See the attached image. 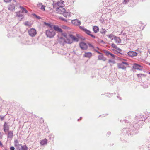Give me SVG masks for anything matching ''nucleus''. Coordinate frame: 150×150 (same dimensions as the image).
<instances>
[{
	"label": "nucleus",
	"instance_id": "1",
	"mask_svg": "<svg viewBox=\"0 0 150 150\" xmlns=\"http://www.w3.org/2000/svg\"><path fill=\"white\" fill-rule=\"evenodd\" d=\"M57 13L60 14H62L66 18L69 17L71 16V13L69 11H66L65 9L63 8L62 6H60L56 8Z\"/></svg>",
	"mask_w": 150,
	"mask_h": 150
},
{
	"label": "nucleus",
	"instance_id": "2",
	"mask_svg": "<svg viewBox=\"0 0 150 150\" xmlns=\"http://www.w3.org/2000/svg\"><path fill=\"white\" fill-rule=\"evenodd\" d=\"M45 34L47 37L52 38L55 35L56 33L53 28H51L47 30L45 32Z\"/></svg>",
	"mask_w": 150,
	"mask_h": 150
},
{
	"label": "nucleus",
	"instance_id": "3",
	"mask_svg": "<svg viewBox=\"0 0 150 150\" xmlns=\"http://www.w3.org/2000/svg\"><path fill=\"white\" fill-rule=\"evenodd\" d=\"M79 28L80 29L84 32L86 34L90 35L93 38H95V37L94 35L91 33V32L89 30H88L84 28L83 26H79Z\"/></svg>",
	"mask_w": 150,
	"mask_h": 150
},
{
	"label": "nucleus",
	"instance_id": "4",
	"mask_svg": "<svg viewBox=\"0 0 150 150\" xmlns=\"http://www.w3.org/2000/svg\"><path fill=\"white\" fill-rule=\"evenodd\" d=\"M29 35L32 37H34L36 34V30L34 29L31 28L28 31Z\"/></svg>",
	"mask_w": 150,
	"mask_h": 150
},
{
	"label": "nucleus",
	"instance_id": "5",
	"mask_svg": "<svg viewBox=\"0 0 150 150\" xmlns=\"http://www.w3.org/2000/svg\"><path fill=\"white\" fill-rule=\"evenodd\" d=\"M18 5L17 3L15 4H9L8 6V9L11 11H14L15 10L16 6H17Z\"/></svg>",
	"mask_w": 150,
	"mask_h": 150
},
{
	"label": "nucleus",
	"instance_id": "6",
	"mask_svg": "<svg viewBox=\"0 0 150 150\" xmlns=\"http://www.w3.org/2000/svg\"><path fill=\"white\" fill-rule=\"evenodd\" d=\"M143 67L142 66L137 63H134L132 66L133 69L141 71L142 70Z\"/></svg>",
	"mask_w": 150,
	"mask_h": 150
},
{
	"label": "nucleus",
	"instance_id": "7",
	"mask_svg": "<svg viewBox=\"0 0 150 150\" xmlns=\"http://www.w3.org/2000/svg\"><path fill=\"white\" fill-rule=\"evenodd\" d=\"M71 36H72V40H68V41L66 42H67V43L71 44L72 43L73 41L78 42V39L77 38H76L75 36L73 35H71Z\"/></svg>",
	"mask_w": 150,
	"mask_h": 150
},
{
	"label": "nucleus",
	"instance_id": "8",
	"mask_svg": "<svg viewBox=\"0 0 150 150\" xmlns=\"http://www.w3.org/2000/svg\"><path fill=\"white\" fill-rule=\"evenodd\" d=\"M79 46L82 50H86L88 48V46L84 42H81L79 43Z\"/></svg>",
	"mask_w": 150,
	"mask_h": 150
},
{
	"label": "nucleus",
	"instance_id": "9",
	"mask_svg": "<svg viewBox=\"0 0 150 150\" xmlns=\"http://www.w3.org/2000/svg\"><path fill=\"white\" fill-rule=\"evenodd\" d=\"M53 29L55 31H56L60 33H62V29L59 28L57 25H54L53 27Z\"/></svg>",
	"mask_w": 150,
	"mask_h": 150
},
{
	"label": "nucleus",
	"instance_id": "10",
	"mask_svg": "<svg viewBox=\"0 0 150 150\" xmlns=\"http://www.w3.org/2000/svg\"><path fill=\"white\" fill-rule=\"evenodd\" d=\"M3 129L5 132H6L9 130V125H8L6 122H5L4 124Z\"/></svg>",
	"mask_w": 150,
	"mask_h": 150
},
{
	"label": "nucleus",
	"instance_id": "11",
	"mask_svg": "<svg viewBox=\"0 0 150 150\" xmlns=\"http://www.w3.org/2000/svg\"><path fill=\"white\" fill-rule=\"evenodd\" d=\"M58 41L59 43L62 45H64L65 43H67V42H66V39H65L62 37L59 38L58 40Z\"/></svg>",
	"mask_w": 150,
	"mask_h": 150
},
{
	"label": "nucleus",
	"instance_id": "12",
	"mask_svg": "<svg viewBox=\"0 0 150 150\" xmlns=\"http://www.w3.org/2000/svg\"><path fill=\"white\" fill-rule=\"evenodd\" d=\"M127 54L129 56L132 57L137 56L138 53L135 52L129 51L127 53Z\"/></svg>",
	"mask_w": 150,
	"mask_h": 150
},
{
	"label": "nucleus",
	"instance_id": "13",
	"mask_svg": "<svg viewBox=\"0 0 150 150\" xmlns=\"http://www.w3.org/2000/svg\"><path fill=\"white\" fill-rule=\"evenodd\" d=\"M71 22L72 24L76 25H79L81 24V22L77 19L73 20Z\"/></svg>",
	"mask_w": 150,
	"mask_h": 150
},
{
	"label": "nucleus",
	"instance_id": "14",
	"mask_svg": "<svg viewBox=\"0 0 150 150\" xmlns=\"http://www.w3.org/2000/svg\"><path fill=\"white\" fill-rule=\"evenodd\" d=\"M117 66L118 69H121L124 70L126 69V67L125 66L122 62L121 63H118Z\"/></svg>",
	"mask_w": 150,
	"mask_h": 150
},
{
	"label": "nucleus",
	"instance_id": "15",
	"mask_svg": "<svg viewBox=\"0 0 150 150\" xmlns=\"http://www.w3.org/2000/svg\"><path fill=\"white\" fill-rule=\"evenodd\" d=\"M100 54L98 56V60H102L104 61H105L107 59L106 58L103 56V54L102 53Z\"/></svg>",
	"mask_w": 150,
	"mask_h": 150
},
{
	"label": "nucleus",
	"instance_id": "16",
	"mask_svg": "<svg viewBox=\"0 0 150 150\" xmlns=\"http://www.w3.org/2000/svg\"><path fill=\"white\" fill-rule=\"evenodd\" d=\"M13 131H9L8 132L7 134V138L12 139L13 136Z\"/></svg>",
	"mask_w": 150,
	"mask_h": 150
},
{
	"label": "nucleus",
	"instance_id": "17",
	"mask_svg": "<svg viewBox=\"0 0 150 150\" xmlns=\"http://www.w3.org/2000/svg\"><path fill=\"white\" fill-rule=\"evenodd\" d=\"M92 55V54L91 52H85L84 54H83V57H87L90 58Z\"/></svg>",
	"mask_w": 150,
	"mask_h": 150
},
{
	"label": "nucleus",
	"instance_id": "18",
	"mask_svg": "<svg viewBox=\"0 0 150 150\" xmlns=\"http://www.w3.org/2000/svg\"><path fill=\"white\" fill-rule=\"evenodd\" d=\"M117 51H116V52L115 53L116 54H118L120 56H121V55H124V54L123 53L120 52H121L122 50L121 49L117 47L116 49Z\"/></svg>",
	"mask_w": 150,
	"mask_h": 150
},
{
	"label": "nucleus",
	"instance_id": "19",
	"mask_svg": "<svg viewBox=\"0 0 150 150\" xmlns=\"http://www.w3.org/2000/svg\"><path fill=\"white\" fill-rule=\"evenodd\" d=\"M114 39L115 40V42L116 43H119L121 42V40L119 37L116 36H114Z\"/></svg>",
	"mask_w": 150,
	"mask_h": 150
},
{
	"label": "nucleus",
	"instance_id": "20",
	"mask_svg": "<svg viewBox=\"0 0 150 150\" xmlns=\"http://www.w3.org/2000/svg\"><path fill=\"white\" fill-rule=\"evenodd\" d=\"M145 26V25L142 23V22L141 21H140L139 23L138 26L139 27L140 29L143 30L144 29Z\"/></svg>",
	"mask_w": 150,
	"mask_h": 150
},
{
	"label": "nucleus",
	"instance_id": "21",
	"mask_svg": "<svg viewBox=\"0 0 150 150\" xmlns=\"http://www.w3.org/2000/svg\"><path fill=\"white\" fill-rule=\"evenodd\" d=\"M93 30L95 33L98 32L99 30V28L98 26H94L93 28Z\"/></svg>",
	"mask_w": 150,
	"mask_h": 150
},
{
	"label": "nucleus",
	"instance_id": "22",
	"mask_svg": "<svg viewBox=\"0 0 150 150\" xmlns=\"http://www.w3.org/2000/svg\"><path fill=\"white\" fill-rule=\"evenodd\" d=\"M25 145L23 146L22 145L21 146H15L16 148V150H23L24 148Z\"/></svg>",
	"mask_w": 150,
	"mask_h": 150
},
{
	"label": "nucleus",
	"instance_id": "23",
	"mask_svg": "<svg viewBox=\"0 0 150 150\" xmlns=\"http://www.w3.org/2000/svg\"><path fill=\"white\" fill-rule=\"evenodd\" d=\"M47 140L46 139L41 140L40 142V144L41 145H43L47 144Z\"/></svg>",
	"mask_w": 150,
	"mask_h": 150
},
{
	"label": "nucleus",
	"instance_id": "24",
	"mask_svg": "<svg viewBox=\"0 0 150 150\" xmlns=\"http://www.w3.org/2000/svg\"><path fill=\"white\" fill-rule=\"evenodd\" d=\"M44 24L46 26L49 27L50 28V29L51 28H53V27L54 25L50 23H48L46 22H44Z\"/></svg>",
	"mask_w": 150,
	"mask_h": 150
},
{
	"label": "nucleus",
	"instance_id": "25",
	"mask_svg": "<svg viewBox=\"0 0 150 150\" xmlns=\"http://www.w3.org/2000/svg\"><path fill=\"white\" fill-rule=\"evenodd\" d=\"M19 7L22 9V11L21 12L22 13H27L28 12L27 10H26L25 8H24L23 7L20 6Z\"/></svg>",
	"mask_w": 150,
	"mask_h": 150
},
{
	"label": "nucleus",
	"instance_id": "26",
	"mask_svg": "<svg viewBox=\"0 0 150 150\" xmlns=\"http://www.w3.org/2000/svg\"><path fill=\"white\" fill-rule=\"evenodd\" d=\"M14 146H21L22 144H19L18 141L17 139L16 140H14Z\"/></svg>",
	"mask_w": 150,
	"mask_h": 150
},
{
	"label": "nucleus",
	"instance_id": "27",
	"mask_svg": "<svg viewBox=\"0 0 150 150\" xmlns=\"http://www.w3.org/2000/svg\"><path fill=\"white\" fill-rule=\"evenodd\" d=\"M107 32V31L105 29L102 28L100 29V33L103 34V35H105L106 32Z\"/></svg>",
	"mask_w": 150,
	"mask_h": 150
},
{
	"label": "nucleus",
	"instance_id": "28",
	"mask_svg": "<svg viewBox=\"0 0 150 150\" xmlns=\"http://www.w3.org/2000/svg\"><path fill=\"white\" fill-rule=\"evenodd\" d=\"M103 52L104 53H105L106 55L108 56H109V55H110L111 53L110 52L105 50H103Z\"/></svg>",
	"mask_w": 150,
	"mask_h": 150
},
{
	"label": "nucleus",
	"instance_id": "29",
	"mask_svg": "<svg viewBox=\"0 0 150 150\" xmlns=\"http://www.w3.org/2000/svg\"><path fill=\"white\" fill-rule=\"evenodd\" d=\"M137 77L139 78H141L143 77H145L146 76V75L143 74H137Z\"/></svg>",
	"mask_w": 150,
	"mask_h": 150
},
{
	"label": "nucleus",
	"instance_id": "30",
	"mask_svg": "<svg viewBox=\"0 0 150 150\" xmlns=\"http://www.w3.org/2000/svg\"><path fill=\"white\" fill-rule=\"evenodd\" d=\"M21 15L23 14H22V13L21 11H19L18 12H16V17L21 16H21Z\"/></svg>",
	"mask_w": 150,
	"mask_h": 150
},
{
	"label": "nucleus",
	"instance_id": "31",
	"mask_svg": "<svg viewBox=\"0 0 150 150\" xmlns=\"http://www.w3.org/2000/svg\"><path fill=\"white\" fill-rule=\"evenodd\" d=\"M71 34H68V36H67V39H66V42L68 41V40H69V39L72 40V36H71Z\"/></svg>",
	"mask_w": 150,
	"mask_h": 150
},
{
	"label": "nucleus",
	"instance_id": "32",
	"mask_svg": "<svg viewBox=\"0 0 150 150\" xmlns=\"http://www.w3.org/2000/svg\"><path fill=\"white\" fill-rule=\"evenodd\" d=\"M62 35L64 37H65L66 39H67V36H68V34H67L66 33H62Z\"/></svg>",
	"mask_w": 150,
	"mask_h": 150
},
{
	"label": "nucleus",
	"instance_id": "33",
	"mask_svg": "<svg viewBox=\"0 0 150 150\" xmlns=\"http://www.w3.org/2000/svg\"><path fill=\"white\" fill-rule=\"evenodd\" d=\"M59 19L62 21H64L66 22H67V19H64L62 17H59Z\"/></svg>",
	"mask_w": 150,
	"mask_h": 150
},
{
	"label": "nucleus",
	"instance_id": "34",
	"mask_svg": "<svg viewBox=\"0 0 150 150\" xmlns=\"http://www.w3.org/2000/svg\"><path fill=\"white\" fill-rule=\"evenodd\" d=\"M21 16H18V19L19 20V21H21L24 18V16L23 15H21Z\"/></svg>",
	"mask_w": 150,
	"mask_h": 150
},
{
	"label": "nucleus",
	"instance_id": "35",
	"mask_svg": "<svg viewBox=\"0 0 150 150\" xmlns=\"http://www.w3.org/2000/svg\"><path fill=\"white\" fill-rule=\"evenodd\" d=\"M112 47H113V48H114L115 49H116L117 48V47L116 45L114 43H112V44L111 45Z\"/></svg>",
	"mask_w": 150,
	"mask_h": 150
},
{
	"label": "nucleus",
	"instance_id": "36",
	"mask_svg": "<svg viewBox=\"0 0 150 150\" xmlns=\"http://www.w3.org/2000/svg\"><path fill=\"white\" fill-rule=\"evenodd\" d=\"M60 3V2H58L56 4H54L53 6V7L54 8H55V6L56 5H57L58 6H59V5Z\"/></svg>",
	"mask_w": 150,
	"mask_h": 150
},
{
	"label": "nucleus",
	"instance_id": "37",
	"mask_svg": "<svg viewBox=\"0 0 150 150\" xmlns=\"http://www.w3.org/2000/svg\"><path fill=\"white\" fill-rule=\"evenodd\" d=\"M61 27L63 29H67L69 28V27H68L67 26H65L64 25H63Z\"/></svg>",
	"mask_w": 150,
	"mask_h": 150
},
{
	"label": "nucleus",
	"instance_id": "38",
	"mask_svg": "<svg viewBox=\"0 0 150 150\" xmlns=\"http://www.w3.org/2000/svg\"><path fill=\"white\" fill-rule=\"evenodd\" d=\"M107 36L109 38H111L112 37H113L114 35H113V34L112 33L111 34H110V35H107Z\"/></svg>",
	"mask_w": 150,
	"mask_h": 150
},
{
	"label": "nucleus",
	"instance_id": "39",
	"mask_svg": "<svg viewBox=\"0 0 150 150\" xmlns=\"http://www.w3.org/2000/svg\"><path fill=\"white\" fill-rule=\"evenodd\" d=\"M5 115L3 116L1 115L0 116V118L1 121H2L4 119Z\"/></svg>",
	"mask_w": 150,
	"mask_h": 150
},
{
	"label": "nucleus",
	"instance_id": "40",
	"mask_svg": "<svg viewBox=\"0 0 150 150\" xmlns=\"http://www.w3.org/2000/svg\"><path fill=\"white\" fill-rule=\"evenodd\" d=\"M98 41L100 43H103V44H105V42H104L103 40H101V39H100L98 40Z\"/></svg>",
	"mask_w": 150,
	"mask_h": 150
},
{
	"label": "nucleus",
	"instance_id": "41",
	"mask_svg": "<svg viewBox=\"0 0 150 150\" xmlns=\"http://www.w3.org/2000/svg\"><path fill=\"white\" fill-rule=\"evenodd\" d=\"M93 50L94 51H95L96 52L98 53V54H101V52H99L98 50H96V49H93Z\"/></svg>",
	"mask_w": 150,
	"mask_h": 150
},
{
	"label": "nucleus",
	"instance_id": "42",
	"mask_svg": "<svg viewBox=\"0 0 150 150\" xmlns=\"http://www.w3.org/2000/svg\"><path fill=\"white\" fill-rule=\"evenodd\" d=\"M88 45L89 47H92L93 49H94V47L91 43H88Z\"/></svg>",
	"mask_w": 150,
	"mask_h": 150
},
{
	"label": "nucleus",
	"instance_id": "43",
	"mask_svg": "<svg viewBox=\"0 0 150 150\" xmlns=\"http://www.w3.org/2000/svg\"><path fill=\"white\" fill-rule=\"evenodd\" d=\"M28 148L26 145H25L24 148L23 149V150H28Z\"/></svg>",
	"mask_w": 150,
	"mask_h": 150
},
{
	"label": "nucleus",
	"instance_id": "44",
	"mask_svg": "<svg viewBox=\"0 0 150 150\" xmlns=\"http://www.w3.org/2000/svg\"><path fill=\"white\" fill-rule=\"evenodd\" d=\"M12 0H4V1L6 3L10 2Z\"/></svg>",
	"mask_w": 150,
	"mask_h": 150
},
{
	"label": "nucleus",
	"instance_id": "45",
	"mask_svg": "<svg viewBox=\"0 0 150 150\" xmlns=\"http://www.w3.org/2000/svg\"><path fill=\"white\" fill-rule=\"evenodd\" d=\"M113 58V59H114L115 58V55L112 54V53H110V55Z\"/></svg>",
	"mask_w": 150,
	"mask_h": 150
},
{
	"label": "nucleus",
	"instance_id": "46",
	"mask_svg": "<svg viewBox=\"0 0 150 150\" xmlns=\"http://www.w3.org/2000/svg\"><path fill=\"white\" fill-rule=\"evenodd\" d=\"M129 1V0H124L123 4H126Z\"/></svg>",
	"mask_w": 150,
	"mask_h": 150
},
{
	"label": "nucleus",
	"instance_id": "47",
	"mask_svg": "<svg viewBox=\"0 0 150 150\" xmlns=\"http://www.w3.org/2000/svg\"><path fill=\"white\" fill-rule=\"evenodd\" d=\"M122 62V63L124 65V64H125L126 65H129V64L127 62Z\"/></svg>",
	"mask_w": 150,
	"mask_h": 150
},
{
	"label": "nucleus",
	"instance_id": "48",
	"mask_svg": "<svg viewBox=\"0 0 150 150\" xmlns=\"http://www.w3.org/2000/svg\"><path fill=\"white\" fill-rule=\"evenodd\" d=\"M10 150H14L15 148L13 146H11L10 148Z\"/></svg>",
	"mask_w": 150,
	"mask_h": 150
},
{
	"label": "nucleus",
	"instance_id": "49",
	"mask_svg": "<svg viewBox=\"0 0 150 150\" xmlns=\"http://www.w3.org/2000/svg\"><path fill=\"white\" fill-rule=\"evenodd\" d=\"M41 9L42 10H45V6L44 5H42L41 6Z\"/></svg>",
	"mask_w": 150,
	"mask_h": 150
},
{
	"label": "nucleus",
	"instance_id": "50",
	"mask_svg": "<svg viewBox=\"0 0 150 150\" xmlns=\"http://www.w3.org/2000/svg\"><path fill=\"white\" fill-rule=\"evenodd\" d=\"M36 18H37L38 19H41V17H40V16H38V15L36 17Z\"/></svg>",
	"mask_w": 150,
	"mask_h": 150
},
{
	"label": "nucleus",
	"instance_id": "51",
	"mask_svg": "<svg viewBox=\"0 0 150 150\" xmlns=\"http://www.w3.org/2000/svg\"><path fill=\"white\" fill-rule=\"evenodd\" d=\"M28 21H26L25 23V25H27V26H28L29 25L28 24Z\"/></svg>",
	"mask_w": 150,
	"mask_h": 150
},
{
	"label": "nucleus",
	"instance_id": "52",
	"mask_svg": "<svg viewBox=\"0 0 150 150\" xmlns=\"http://www.w3.org/2000/svg\"><path fill=\"white\" fill-rule=\"evenodd\" d=\"M32 15L33 16H35V18L37 16V15H36L35 14V13H33L32 14Z\"/></svg>",
	"mask_w": 150,
	"mask_h": 150
},
{
	"label": "nucleus",
	"instance_id": "53",
	"mask_svg": "<svg viewBox=\"0 0 150 150\" xmlns=\"http://www.w3.org/2000/svg\"><path fill=\"white\" fill-rule=\"evenodd\" d=\"M124 121L125 123H126V122H128L127 120H124Z\"/></svg>",
	"mask_w": 150,
	"mask_h": 150
},
{
	"label": "nucleus",
	"instance_id": "54",
	"mask_svg": "<svg viewBox=\"0 0 150 150\" xmlns=\"http://www.w3.org/2000/svg\"><path fill=\"white\" fill-rule=\"evenodd\" d=\"M108 62L109 63L112 62V61L110 59L108 60Z\"/></svg>",
	"mask_w": 150,
	"mask_h": 150
},
{
	"label": "nucleus",
	"instance_id": "55",
	"mask_svg": "<svg viewBox=\"0 0 150 150\" xmlns=\"http://www.w3.org/2000/svg\"><path fill=\"white\" fill-rule=\"evenodd\" d=\"M2 136L1 135V133L0 132V139H2Z\"/></svg>",
	"mask_w": 150,
	"mask_h": 150
},
{
	"label": "nucleus",
	"instance_id": "56",
	"mask_svg": "<svg viewBox=\"0 0 150 150\" xmlns=\"http://www.w3.org/2000/svg\"><path fill=\"white\" fill-rule=\"evenodd\" d=\"M0 146H2L3 145V144L1 143V141H0Z\"/></svg>",
	"mask_w": 150,
	"mask_h": 150
},
{
	"label": "nucleus",
	"instance_id": "57",
	"mask_svg": "<svg viewBox=\"0 0 150 150\" xmlns=\"http://www.w3.org/2000/svg\"><path fill=\"white\" fill-rule=\"evenodd\" d=\"M81 118H82V117H80V118H79V119H78V120H78V121H79V120H81Z\"/></svg>",
	"mask_w": 150,
	"mask_h": 150
},
{
	"label": "nucleus",
	"instance_id": "58",
	"mask_svg": "<svg viewBox=\"0 0 150 150\" xmlns=\"http://www.w3.org/2000/svg\"><path fill=\"white\" fill-rule=\"evenodd\" d=\"M117 97L118 98H119V99H120V100H121V98L120 97H119V96H117Z\"/></svg>",
	"mask_w": 150,
	"mask_h": 150
},
{
	"label": "nucleus",
	"instance_id": "59",
	"mask_svg": "<svg viewBox=\"0 0 150 150\" xmlns=\"http://www.w3.org/2000/svg\"><path fill=\"white\" fill-rule=\"evenodd\" d=\"M13 1H14L16 3H16V0H13Z\"/></svg>",
	"mask_w": 150,
	"mask_h": 150
},
{
	"label": "nucleus",
	"instance_id": "60",
	"mask_svg": "<svg viewBox=\"0 0 150 150\" xmlns=\"http://www.w3.org/2000/svg\"><path fill=\"white\" fill-rule=\"evenodd\" d=\"M64 1H62L61 2V3H61V4H63V3H64Z\"/></svg>",
	"mask_w": 150,
	"mask_h": 150
},
{
	"label": "nucleus",
	"instance_id": "61",
	"mask_svg": "<svg viewBox=\"0 0 150 150\" xmlns=\"http://www.w3.org/2000/svg\"><path fill=\"white\" fill-rule=\"evenodd\" d=\"M123 60H125V61L126 60V59H123Z\"/></svg>",
	"mask_w": 150,
	"mask_h": 150
},
{
	"label": "nucleus",
	"instance_id": "62",
	"mask_svg": "<svg viewBox=\"0 0 150 150\" xmlns=\"http://www.w3.org/2000/svg\"><path fill=\"white\" fill-rule=\"evenodd\" d=\"M148 73H149V74H150V72H149Z\"/></svg>",
	"mask_w": 150,
	"mask_h": 150
},
{
	"label": "nucleus",
	"instance_id": "63",
	"mask_svg": "<svg viewBox=\"0 0 150 150\" xmlns=\"http://www.w3.org/2000/svg\"><path fill=\"white\" fill-rule=\"evenodd\" d=\"M112 50L113 51H114V49H112Z\"/></svg>",
	"mask_w": 150,
	"mask_h": 150
},
{
	"label": "nucleus",
	"instance_id": "64",
	"mask_svg": "<svg viewBox=\"0 0 150 150\" xmlns=\"http://www.w3.org/2000/svg\"><path fill=\"white\" fill-rule=\"evenodd\" d=\"M148 64L150 65V63H149Z\"/></svg>",
	"mask_w": 150,
	"mask_h": 150
}]
</instances>
